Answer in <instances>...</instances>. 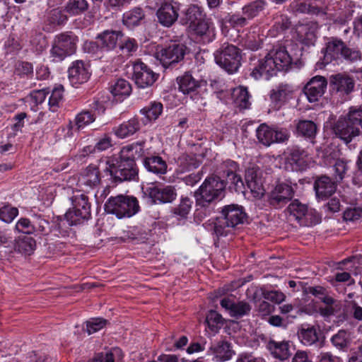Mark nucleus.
I'll return each instance as SVG.
<instances>
[{
    "instance_id": "nucleus-1",
    "label": "nucleus",
    "mask_w": 362,
    "mask_h": 362,
    "mask_svg": "<svg viewBox=\"0 0 362 362\" xmlns=\"http://www.w3.org/2000/svg\"><path fill=\"white\" fill-rule=\"evenodd\" d=\"M144 141L136 142L124 146L118 157L107 161L109 167L107 170L114 182L120 183L138 178L139 169L136 163V155L141 156L144 154Z\"/></svg>"
},
{
    "instance_id": "nucleus-2",
    "label": "nucleus",
    "mask_w": 362,
    "mask_h": 362,
    "mask_svg": "<svg viewBox=\"0 0 362 362\" xmlns=\"http://www.w3.org/2000/svg\"><path fill=\"white\" fill-rule=\"evenodd\" d=\"M292 65V58L284 47L271 50L252 69L250 75L255 79L262 76L269 79L279 71H287Z\"/></svg>"
},
{
    "instance_id": "nucleus-3",
    "label": "nucleus",
    "mask_w": 362,
    "mask_h": 362,
    "mask_svg": "<svg viewBox=\"0 0 362 362\" xmlns=\"http://www.w3.org/2000/svg\"><path fill=\"white\" fill-rule=\"evenodd\" d=\"M322 52L327 63L333 60H344L354 64L362 59V52L358 47H350L337 37L327 38Z\"/></svg>"
},
{
    "instance_id": "nucleus-4",
    "label": "nucleus",
    "mask_w": 362,
    "mask_h": 362,
    "mask_svg": "<svg viewBox=\"0 0 362 362\" xmlns=\"http://www.w3.org/2000/svg\"><path fill=\"white\" fill-rule=\"evenodd\" d=\"M247 218L243 207L238 204L224 206L221 211V216L216 218L213 227V234L219 238L226 236L233 228L240 224H243Z\"/></svg>"
},
{
    "instance_id": "nucleus-5",
    "label": "nucleus",
    "mask_w": 362,
    "mask_h": 362,
    "mask_svg": "<svg viewBox=\"0 0 362 362\" xmlns=\"http://www.w3.org/2000/svg\"><path fill=\"white\" fill-rule=\"evenodd\" d=\"M226 183L217 175L208 177L194 192L198 205L208 206L211 203L223 199L226 194Z\"/></svg>"
},
{
    "instance_id": "nucleus-6",
    "label": "nucleus",
    "mask_w": 362,
    "mask_h": 362,
    "mask_svg": "<svg viewBox=\"0 0 362 362\" xmlns=\"http://www.w3.org/2000/svg\"><path fill=\"white\" fill-rule=\"evenodd\" d=\"M139 209L136 197L123 194L110 197L105 204V211L115 215L118 218L132 217Z\"/></svg>"
},
{
    "instance_id": "nucleus-7",
    "label": "nucleus",
    "mask_w": 362,
    "mask_h": 362,
    "mask_svg": "<svg viewBox=\"0 0 362 362\" xmlns=\"http://www.w3.org/2000/svg\"><path fill=\"white\" fill-rule=\"evenodd\" d=\"M216 63L227 72H236L241 65V50L228 42L223 43L214 53Z\"/></svg>"
},
{
    "instance_id": "nucleus-8",
    "label": "nucleus",
    "mask_w": 362,
    "mask_h": 362,
    "mask_svg": "<svg viewBox=\"0 0 362 362\" xmlns=\"http://www.w3.org/2000/svg\"><path fill=\"white\" fill-rule=\"evenodd\" d=\"M187 50L183 43L173 41L158 49L156 57L163 68L173 69L184 60Z\"/></svg>"
},
{
    "instance_id": "nucleus-9",
    "label": "nucleus",
    "mask_w": 362,
    "mask_h": 362,
    "mask_svg": "<svg viewBox=\"0 0 362 362\" xmlns=\"http://www.w3.org/2000/svg\"><path fill=\"white\" fill-rule=\"evenodd\" d=\"M329 87L332 96L346 100L354 91L355 81L354 78L348 74L339 73L329 76Z\"/></svg>"
},
{
    "instance_id": "nucleus-10",
    "label": "nucleus",
    "mask_w": 362,
    "mask_h": 362,
    "mask_svg": "<svg viewBox=\"0 0 362 362\" xmlns=\"http://www.w3.org/2000/svg\"><path fill=\"white\" fill-rule=\"evenodd\" d=\"M287 209L290 216L301 226H310L321 221V218L315 210L309 209L306 204H302L298 199L293 200Z\"/></svg>"
},
{
    "instance_id": "nucleus-11",
    "label": "nucleus",
    "mask_w": 362,
    "mask_h": 362,
    "mask_svg": "<svg viewBox=\"0 0 362 362\" xmlns=\"http://www.w3.org/2000/svg\"><path fill=\"white\" fill-rule=\"evenodd\" d=\"M78 37L71 33H62L56 36L51 54L54 60L62 61L66 56L74 54L76 49Z\"/></svg>"
},
{
    "instance_id": "nucleus-12",
    "label": "nucleus",
    "mask_w": 362,
    "mask_h": 362,
    "mask_svg": "<svg viewBox=\"0 0 362 362\" xmlns=\"http://www.w3.org/2000/svg\"><path fill=\"white\" fill-rule=\"evenodd\" d=\"M158 22L165 28H170L179 17L180 4L173 0H160L157 4Z\"/></svg>"
},
{
    "instance_id": "nucleus-13",
    "label": "nucleus",
    "mask_w": 362,
    "mask_h": 362,
    "mask_svg": "<svg viewBox=\"0 0 362 362\" xmlns=\"http://www.w3.org/2000/svg\"><path fill=\"white\" fill-rule=\"evenodd\" d=\"M294 189L288 182H278L271 189L269 197V204L279 209L284 206L294 196Z\"/></svg>"
},
{
    "instance_id": "nucleus-14",
    "label": "nucleus",
    "mask_w": 362,
    "mask_h": 362,
    "mask_svg": "<svg viewBox=\"0 0 362 362\" xmlns=\"http://www.w3.org/2000/svg\"><path fill=\"white\" fill-rule=\"evenodd\" d=\"M159 74L140 60L133 64L132 78L139 88L151 87L158 80Z\"/></svg>"
},
{
    "instance_id": "nucleus-15",
    "label": "nucleus",
    "mask_w": 362,
    "mask_h": 362,
    "mask_svg": "<svg viewBox=\"0 0 362 362\" xmlns=\"http://www.w3.org/2000/svg\"><path fill=\"white\" fill-rule=\"evenodd\" d=\"M332 130L334 134L346 144H349L353 138L360 134V129L354 124L347 115L340 117L333 124Z\"/></svg>"
},
{
    "instance_id": "nucleus-16",
    "label": "nucleus",
    "mask_w": 362,
    "mask_h": 362,
    "mask_svg": "<svg viewBox=\"0 0 362 362\" xmlns=\"http://www.w3.org/2000/svg\"><path fill=\"white\" fill-rule=\"evenodd\" d=\"M238 168L236 162L228 160L221 165L218 173L226 179V185H230L229 187H233L236 192H242L244 189V182L241 176L237 173Z\"/></svg>"
},
{
    "instance_id": "nucleus-17",
    "label": "nucleus",
    "mask_w": 362,
    "mask_h": 362,
    "mask_svg": "<svg viewBox=\"0 0 362 362\" xmlns=\"http://www.w3.org/2000/svg\"><path fill=\"white\" fill-rule=\"evenodd\" d=\"M145 194L151 199L152 204L170 203L176 199L177 193L174 187H159L153 186L147 187Z\"/></svg>"
},
{
    "instance_id": "nucleus-18",
    "label": "nucleus",
    "mask_w": 362,
    "mask_h": 362,
    "mask_svg": "<svg viewBox=\"0 0 362 362\" xmlns=\"http://www.w3.org/2000/svg\"><path fill=\"white\" fill-rule=\"evenodd\" d=\"M262 174V171L255 168H248L245 172V180L247 186L256 198L262 197L265 192Z\"/></svg>"
},
{
    "instance_id": "nucleus-19",
    "label": "nucleus",
    "mask_w": 362,
    "mask_h": 362,
    "mask_svg": "<svg viewBox=\"0 0 362 362\" xmlns=\"http://www.w3.org/2000/svg\"><path fill=\"white\" fill-rule=\"evenodd\" d=\"M327 86V79L322 76L312 78L305 86L303 91L310 103L316 102L324 94Z\"/></svg>"
},
{
    "instance_id": "nucleus-20",
    "label": "nucleus",
    "mask_w": 362,
    "mask_h": 362,
    "mask_svg": "<svg viewBox=\"0 0 362 362\" xmlns=\"http://www.w3.org/2000/svg\"><path fill=\"white\" fill-rule=\"evenodd\" d=\"M179 89L184 94H190L193 100L197 102L200 98L198 89L201 87L202 81L196 80L189 72L177 78Z\"/></svg>"
},
{
    "instance_id": "nucleus-21",
    "label": "nucleus",
    "mask_w": 362,
    "mask_h": 362,
    "mask_svg": "<svg viewBox=\"0 0 362 362\" xmlns=\"http://www.w3.org/2000/svg\"><path fill=\"white\" fill-rule=\"evenodd\" d=\"M84 191L96 188L100 184V173L98 167L88 166L80 175L78 180Z\"/></svg>"
},
{
    "instance_id": "nucleus-22",
    "label": "nucleus",
    "mask_w": 362,
    "mask_h": 362,
    "mask_svg": "<svg viewBox=\"0 0 362 362\" xmlns=\"http://www.w3.org/2000/svg\"><path fill=\"white\" fill-rule=\"evenodd\" d=\"M337 183L327 175L316 177L314 182V189L317 198L327 199L332 196L337 189Z\"/></svg>"
},
{
    "instance_id": "nucleus-23",
    "label": "nucleus",
    "mask_w": 362,
    "mask_h": 362,
    "mask_svg": "<svg viewBox=\"0 0 362 362\" xmlns=\"http://www.w3.org/2000/svg\"><path fill=\"white\" fill-rule=\"evenodd\" d=\"M197 37H199L204 43H209L215 37V28L213 23L205 17L189 27Z\"/></svg>"
},
{
    "instance_id": "nucleus-24",
    "label": "nucleus",
    "mask_w": 362,
    "mask_h": 362,
    "mask_svg": "<svg viewBox=\"0 0 362 362\" xmlns=\"http://www.w3.org/2000/svg\"><path fill=\"white\" fill-rule=\"evenodd\" d=\"M68 72L69 80L74 84L83 83L88 80L90 76L88 66L81 60L73 62Z\"/></svg>"
},
{
    "instance_id": "nucleus-25",
    "label": "nucleus",
    "mask_w": 362,
    "mask_h": 362,
    "mask_svg": "<svg viewBox=\"0 0 362 362\" xmlns=\"http://www.w3.org/2000/svg\"><path fill=\"white\" fill-rule=\"evenodd\" d=\"M208 353L213 355L216 361L220 362L229 361L235 354L231 344L226 341H220L217 344L211 346Z\"/></svg>"
},
{
    "instance_id": "nucleus-26",
    "label": "nucleus",
    "mask_w": 362,
    "mask_h": 362,
    "mask_svg": "<svg viewBox=\"0 0 362 362\" xmlns=\"http://www.w3.org/2000/svg\"><path fill=\"white\" fill-rule=\"evenodd\" d=\"M290 346L289 341H277L272 339L267 341L266 345L273 357L281 361L286 360L291 356Z\"/></svg>"
},
{
    "instance_id": "nucleus-27",
    "label": "nucleus",
    "mask_w": 362,
    "mask_h": 362,
    "mask_svg": "<svg viewBox=\"0 0 362 362\" xmlns=\"http://www.w3.org/2000/svg\"><path fill=\"white\" fill-rule=\"evenodd\" d=\"M144 168L150 173L157 175H163L167 173L168 165L160 156L151 155L143 159Z\"/></svg>"
},
{
    "instance_id": "nucleus-28",
    "label": "nucleus",
    "mask_w": 362,
    "mask_h": 362,
    "mask_svg": "<svg viewBox=\"0 0 362 362\" xmlns=\"http://www.w3.org/2000/svg\"><path fill=\"white\" fill-rule=\"evenodd\" d=\"M298 337L301 343L305 346H311L319 341V332L317 328L310 325L303 324L299 327Z\"/></svg>"
},
{
    "instance_id": "nucleus-29",
    "label": "nucleus",
    "mask_w": 362,
    "mask_h": 362,
    "mask_svg": "<svg viewBox=\"0 0 362 362\" xmlns=\"http://www.w3.org/2000/svg\"><path fill=\"white\" fill-rule=\"evenodd\" d=\"M205 17L203 9L198 5L191 4L183 12L180 23L189 28Z\"/></svg>"
},
{
    "instance_id": "nucleus-30",
    "label": "nucleus",
    "mask_w": 362,
    "mask_h": 362,
    "mask_svg": "<svg viewBox=\"0 0 362 362\" xmlns=\"http://www.w3.org/2000/svg\"><path fill=\"white\" fill-rule=\"evenodd\" d=\"M122 36L123 34L121 31L107 30L99 34L96 39L100 42L102 48L111 50L116 47L118 40Z\"/></svg>"
},
{
    "instance_id": "nucleus-31",
    "label": "nucleus",
    "mask_w": 362,
    "mask_h": 362,
    "mask_svg": "<svg viewBox=\"0 0 362 362\" xmlns=\"http://www.w3.org/2000/svg\"><path fill=\"white\" fill-rule=\"evenodd\" d=\"M308 155L305 149L295 145L288 148L286 160L291 164H295L297 167L303 168L306 165L305 159Z\"/></svg>"
},
{
    "instance_id": "nucleus-32",
    "label": "nucleus",
    "mask_w": 362,
    "mask_h": 362,
    "mask_svg": "<svg viewBox=\"0 0 362 362\" xmlns=\"http://www.w3.org/2000/svg\"><path fill=\"white\" fill-rule=\"evenodd\" d=\"M292 92L291 87L288 84H280L276 90H272L270 94V99L274 108L279 109Z\"/></svg>"
},
{
    "instance_id": "nucleus-33",
    "label": "nucleus",
    "mask_w": 362,
    "mask_h": 362,
    "mask_svg": "<svg viewBox=\"0 0 362 362\" xmlns=\"http://www.w3.org/2000/svg\"><path fill=\"white\" fill-rule=\"evenodd\" d=\"M317 130V125L310 120H300L296 125L298 135L310 140L313 144H314Z\"/></svg>"
},
{
    "instance_id": "nucleus-34",
    "label": "nucleus",
    "mask_w": 362,
    "mask_h": 362,
    "mask_svg": "<svg viewBox=\"0 0 362 362\" xmlns=\"http://www.w3.org/2000/svg\"><path fill=\"white\" fill-rule=\"evenodd\" d=\"M144 17L145 14L143 9L136 7L124 13L122 22L128 28H133L139 25Z\"/></svg>"
},
{
    "instance_id": "nucleus-35",
    "label": "nucleus",
    "mask_w": 362,
    "mask_h": 362,
    "mask_svg": "<svg viewBox=\"0 0 362 362\" xmlns=\"http://www.w3.org/2000/svg\"><path fill=\"white\" fill-rule=\"evenodd\" d=\"M351 341V334L345 329L339 330L331 338L332 345L340 351H346L350 346Z\"/></svg>"
},
{
    "instance_id": "nucleus-36",
    "label": "nucleus",
    "mask_w": 362,
    "mask_h": 362,
    "mask_svg": "<svg viewBox=\"0 0 362 362\" xmlns=\"http://www.w3.org/2000/svg\"><path fill=\"white\" fill-rule=\"evenodd\" d=\"M267 2L264 0L252 1L243 7V13L248 19H252L258 16L265 8Z\"/></svg>"
},
{
    "instance_id": "nucleus-37",
    "label": "nucleus",
    "mask_w": 362,
    "mask_h": 362,
    "mask_svg": "<svg viewBox=\"0 0 362 362\" xmlns=\"http://www.w3.org/2000/svg\"><path fill=\"white\" fill-rule=\"evenodd\" d=\"M89 8L86 0H69L64 6V11L72 16L83 13Z\"/></svg>"
},
{
    "instance_id": "nucleus-38",
    "label": "nucleus",
    "mask_w": 362,
    "mask_h": 362,
    "mask_svg": "<svg viewBox=\"0 0 362 362\" xmlns=\"http://www.w3.org/2000/svg\"><path fill=\"white\" fill-rule=\"evenodd\" d=\"M139 129V123L136 119H132L122 123L116 130L115 134L120 138H125L134 134Z\"/></svg>"
},
{
    "instance_id": "nucleus-39",
    "label": "nucleus",
    "mask_w": 362,
    "mask_h": 362,
    "mask_svg": "<svg viewBox=\"0 0 362 362\" xmlns=\"http://www.w3.org/2000/svg\"><path fill=\"white\" fill-rule=\"evenodd\" d=\"M274 129L265 124H262L257 129V137L260 143L266 146H269L274 143Z\"/></svg>"
},
{
    "instance_id": "nucleus-40",
    "label": "nucleus",
    "mask_w": 362,
    "mask_h": 362,
    "mask_svg": "<svg viewBox=\"0 0 362 362\" xmlns=\"http://www.w3.org/2000/svg\"><path fill=\"white\" fill-rule=\"evenodd\" d=\"M72 204L73 208L82 212V215L90 217V205L88 202V197L86 195L80 194L73 197Z\"/></svg>"
},
{
    "instance_id": "nucleus-41",
    "label": "nucleus",
    "mask_w": 362,
    "mask_h": 362,
    "mask_svg": "<svg viewBox=\"0 0 362 362\" xmlns=\"http://www.w3.org/2000/svg\"><path fill=\"white\" fill-rule=\"evenodd\" d=\"M36 242L32 237L23 235L17 242V250L25 255H30L35 250Z\"/></svg>"
},
{
    "instance_id": "nucleus-42",
    "label": "nucleus",
    "mask_w": 362,
    "mask_h": 362,
    "mask_svg": "<svg viewBox=\"0 0 362 362\" xmlns=\"http://www.w3.org/2000/svg\"><path fill=\"white\" fill-rule=\"evenodd\" d=\"M348 170L347 163L343 160H337L332 168V180L337 184L340 183L346 173Z\"/></svg>"
},
{
    "instance_id": "nucleus-43",
    "label": "nucleus",
    "mask_w": 362,
    "mask_h": 362,
    "mask_svg": "<svg viewBox=\"0 0 362 362\" xmlns=\"http://www.w3.org/2000/svg\"><path fill=\"white\" fill-rule=\"evenodd\" d=\"M71 230L67 227L66 223L58 219L53 222L49 234L55 238H66L69 236Z\"/></svg>"
},
{
    "instance_id": "nucleus-44",
    "label": "nucleus",
    "mask_w": 362,
    "mask_h": 362,
    "mask_svg": "<svg viewBox=\"0 0 362 362\" xmlns=\"http://www.w3.org/2000/svg\"><path fill=\"white\" fill-rule=\"evenodd\" d=\"M110 91L114 95H129L132 86L125 79L119 78L111 86Z\"/></svg>"
},
{
    "instance_id": "nucleus-45",
    "label": "nucleus",
    "mask_w": 362,
    "mask_h": 362,
    "mask_svg": "<svg viewBox=\"0 0 362 362\" xmlns=\"http://www.w3.org/2000/svg\"><path fill=\"white\" fill-rule=\"evenodd\" d=\"M66 220L69 226L81 224L85 221L88 220L90 217H87L82 215L81 211H77L76 209H69L65 214Z\"/></svg>"
},
{
    "instance_id": "nucleus-46",
    "label": "nucleus",
    "mask_w": 362,
    "mask_h": 362,
    "mask_svg": "<svg viewBox=\"0 0 362 362\" xmlns=\"http://www.w3.org/2000/svg\"><path fill=\"white\" fill-rule=\"evenodd\" d=\"M95 115L89 110H84L78 113L75 118V124L78 129H82L86 125L93 122Z\"/></svg>"
},
{
    "instance_id": "nucleus-47",
    "label": "nucleus",
    "mask_w": 362,
    "mask_h": 362,
    "mask_svg": "<svg viewBox=\"0 0 362 362\" xmlns=\"http://www.w3.org/2000/svg\"><path fill=\"white\" fill-rule=\"evenodd\" d=\"M163 105L159 102H153L148 107H144L141 112L149 120H155L162 113Z\"/></svg>"
},
{
    "instance_id": "nucleus-48",
    "label": "nucleus",
    "mask_w": 362,
    "mask_h": 362,
    "mask_svg": "<svg viewBox=\"0 0 362 362\" xmlns=\"http://www.w3.org/2000/svg\"><path fill=\"white\" fill-rule=\"evenodd\" d=\"M250 310L251 306L248 303L239 301L238 303H234L230 314L232 317L240 318L244 315H248Z\"/></svg>"
},
{
    "instance_id": "nucleus-49",
    "label": "nucleus",
    "mask_w": 362,
    "mask_h": 362,
    "mask_svg": "<svg viewBox=\"0 0 362 362\" xmlns=\"http://www.w3.org/2000/svg\"><path fill=\"white\" fill-rule=\"evenodd\" d=\"M63 92L64 87L62 85H59L52 90V94L49 98V105L52 112H55L57 108L59 106V103L63 98Z\"/></svg>"
},
{
    "instance_id": "nucleus-50",
    "label": "nucleus",
    "mask_w": 362,
    "mask_h": 362,
    "mask_svg": "<svg viewBox=\"0 0 362 362\" xmlns=\"http://www.w3.org/2000/svg\"><path fill=\"white\" fill-rule=\"evenodd\" d=\"M108 321L103 318H91L86 321V331L88 334H93L107 325Z\"/></svg>"
},
{
    "instance_id": "nucleus-51",
    "label": "nucleus",
    "mask_w": 362,
    "mask_h": 362,
    "mask_svg": "<svg viewBox=\"0 0 362 362\" xmlns=\"http://www.w3.org/2000/svg\"><path fill=\"white\" fill-rule=\"evenodd\" d=\"M291 11L296 15L301 13H311L310 4L303 0H293L289 5Z\"/></svg>"
},
{
    "instance_id": "nucleus-52",
    "label": "nucleus",
    "mask_w": 362,
    "mask_h": 362,
    "mask_svg": "<svg viewBox=\"0 0 362 362\" xmlns=\"http://www.w3.org/2000/svg\"><path fill=\"white\" fill-rule=\"evenodd\" d=\"M180 162L182 172L191 171L197 168L200 165V162L197 158L189 156H184L180 158Z\"/></svg>"
},
{
    "instance_id": "nucleus-53",
    "label": "nucleus",
    "mask_w": 362,
    "mask_h": 362,
    "mask_svg": "<svg viewBox=\"0 0 362 362\" xmlns=\"http://www.w3.org/2000/svg\"><path fill=\"white\" fill-rule=\"evenodd\" d=\"M18 214V210L16 207L4 206L0 209V219L5 223H11Z\"/></svg>"
},
{
    "instance_id": "nucleus-54",
    "label": "nucleus",
    "mask_w": 362,
    "mask_h": 362,
    "mask_svg": "<svg viewBox=\"0 0 362 362\" xmlns=\"http://www.w3.org/2000/svg\"><path fill=\"white\" fill-rule=\"evenodd\" d=\"M205 322L207 323L209 327L213 330L218 325H223V318L220 314L211 310L207 314Z\"/></svg>"
},
{
    "instance_id": "nucleus-55",
    "label": "nucleus",
    "mask_w": 362,
    "mask_h": 362,
    "mask_svg": "<svg viewBox=\"0 0 362 362\" xmlns=\"http://www.w3.org/2000/svg\"><path fill=\"white\" fill-rule=\"evenodd\" d=\"M353 122L354 124L358 129L362 128V106L358 107H351L346 114Z\"/></svg>"
},
{
    "instance_id": "nucleus-56",
    "label": "nucleus",
    "mask_w": 362,
    "mask_h": 362,
    "mask_svg": "<svg viewBox=\"0 0 362 362\" xmlns=\"http://www.w3.org/2000/svg\"><path fill=\"white\" fill-rule=\"evenodd\" d=\"M192 202L187 197L182 198L180 204L174 209V214L185 217L189 212Z\"/></svg>"
},
{
    "instance_id": "nucleus-57",
    "label": "nucleus",
    "mask_w": 362,
    "mask_h": 362,
    "mask_svg": "<svg viewBox=\"0 0 362 362\" xmlns=\"http://www.w3.org/2000/svg\"><path fill=\"white\" fill-rule=\"evenodd\" d=\"M247 18L245 16H240V14L235 13L228 15L226 18V21L233 28L240 27L243 28L247 24Z\"/></svg>"
},
{
    "instance_id": "nucleus-58",
    "label": "nucleus",
    "mask_w": 362,
    "mask_h": 362,
    "mask_svg": "<svg viewBox=\"0 0 362 362\" xmlns=\"http://www.w3.org/2000/svg\"><path fill=\"white\" fill-rule=\"evenodd\" d=\"M16 229L23 233L31 234L35 232L34 221L33 223L28 218H21L16 225Z\"/></svg>"
},
{
    "instance_id": "nucleus-59",
    "label": "nucleus",
    "mask_w": 362,
    "mask_h": 362,
    "mask_svg": "<svg viewBox=\"0 0 362 362\" xmlns=\"http://www.w3.org/2000/svg\"><path fill=\"white\" fill-rule=\"evenodd\" d=\"M35 231L40 232L43 235H49L51 226L45 218L38 216L34 221Z\"/></svg>"
},
{
    "instance_id": "nucleus-60",
    "label": "nucleus",
    "mask_w": 362,
    "mask_h": 362,
    "mask_svg": "<svg viewBox=\"0 0 362 362\" xmlns=\"http://www.w3.org/2000/svg\"><path fill=\"white\" fill-rule=\"evenodd\" d=\"M290 25L289 18L286 16L281 15L276 18L274 26L278 32H283L289 28Z\"/></svg>"
},
{
    "instance_id": "nucleus-61",
    "label": "nucleus",
    "mask_w": 362,
    "mask_h": 362,
    "mask_svg": "<svg viewBox=\"0 0 362 362\" xmlns=\"http://www.w3.org/2000/svg\"><path fill=\"white\" fill-rule=\"evenodd\" d=\"M362 216V209L359 208L347 209L344 212V219L345 221H354Z\"/></svg>"
},
{
    "instance_id": "nucleus-62",
    "label": "nucleus",
    "mask_w": 362,
    "mask_h": 362,
    "mask_svg": "<svg viewBox=\"0 0 362 362\" xmlns=\"http://www.w3.org/2000/svg\"><path fill=\"white\" fill-rule=\"evenodd\" d=\"M348 308L352 315V317L358 321H362V307L355 300L348 302Z\"/></svg>"
},
{
    "instance_id": "nucleus-63",
    "label": "nucleus",
    "mask_w": 362,
    "mask_h": 362,
    "mask_svg": "<svg viewBox=\"0 0 362 362\" xmlns=\"http://www.w3.org/2000/svg\"><path fill=\"white\" fill-rule=\"evenodd\" d=\"M326 0H310L311 14L325 13Z\"/></svg>"
},
{
    "instance_id": "nucleus-64",
    "label": "nucleus",
    "mask_w": 362,
    "mask_h": 362,
    "mask_svg": "<svg viewBox=\"0 0 362 362\" xmlns=\"http://www.w3.org/2000/svg\"><path fill=\"white\" fill-rule=\"evenodd\" d=\"M263 296L264 299L279 304L284 300L285 297L282 293L274 291L263 292Z\"/></svg>"
}]
</instances>
